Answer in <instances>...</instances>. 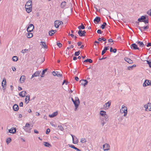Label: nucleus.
I'll list each match as a JSON object with an SVG mask.
<instances>
[{
    "label": "nucleus",
    "mask_w": 151,
    "mask_h": 151,
    "mask_svg": "<svg viewBox=\"0 0 151 151\" xmlns=\"http://www.w3.org/2000/svg\"><path fill=\"white\" fill-rule=\"evenodd\" d=\"M78 33L80 37H84V35H83V33L82 32V30H79L78 32Z\"/></svg>",
    "instance_id": "37"
},
{
    "label": "nucleus",
    "mask_w": 151,
    "mask_h": 151,
    "mask_svg": "<svg viewBox=\"0 0 151 151\" xmlns=\"http://www.w3.org/2000/svg\"><path fill=\"white\" fill-rule=\"evenodd\" d=\"M149 85L151 86V81L148 80H145L143 84V86L145 87Z\"/></svg>",
    "instance_id": "5"
},
{
    "label": "nucleus",
    "mask_w": 151,
    "mask_h": 151,
    "mask_svg": "<svg viewBox=\"0 0 151 151\" xmlns=\"http://www.w3.org/2000/svg\"><path fill=\"white\" fill-rule=\"evenodd\" d=\"M130 47L132 49H133L134 50H139V48L137 47V45L135 43H133L131 45H130Z\"/></svg>",
    "instance_id": "10"
},
{
    "label": "nucleus",
    "mask_w": 151,
    "mask_h": 151,
    "mask_svg": "<svg viewBox=\"0 0 151 151\" xmlns=\"http://www.w3.org/2000/svg\"><path fill=\"white\" fill-rule=\"evenodd\" d=\"M25 77L24 76H22L21 77L19 80L21 83H23L24 82L25 79Z\"/></svg>",
    "instance_id": "22"
},
{
    "label": "nucleus",
    "mask_w": 151,
    "mask_h": 151,
    "mask_svg": "<svg viewBox=\"0 0 151 151\" xmlns=\"http://www.w3.org/2000/svg\"><path fill=\"white\" fill-rule=\"evenodd\" d=\"M57 114H58L57 112H54L53 113V114H51V115H49V116L50 117H54L55 116H56Z\"/></svg>",
    "instance_id": "33"
},
{
    "label": "nucleus",
    "mask_w": 151,
    "mask_h": 151,
    "mask_svg": "<svg viewBox=\"0 0 151 151\" xmlns=\"http://www.w3.org/2000/svg\"><path fill=\"white\" fill-rule=\"evenodd\" d=\"M86 140L85 138H82L81 140V142L83 143H85L86 142Z\"/></svg>",
    "instance_id": "42"
},
{
    "label": "nucleus",
    "mask_w": 151,
    "mask_h": 151,
    "mask_svg": "<svg viewBox=\"0 0 151 151\" xmlns=\"http://www.w3.org/2000/svg\"><path fill=\"white\" fill-rule=\"evenodd\" d=\"M75 107V111H76L77 108L78 107L80 102L79 99L77 97H76L74 101L73 102Z\"/></svg>",
    "instance_id": "1"
},
{
    "label": "nucleus",
    "mask_w": 151,
    "mask_h": 151,
    "mask_svg": "<svg viewBox=\"0 0 151 151\" xmlns=\"http://www.w3.org/2000/svg\"><path fill=\"white\" fill-rule=\"evenodd\" d=\"M12 69L13 71H15L16 70V69L15 67H12Z\"/></svg>",
    "instance_id": "64"
},
{
    "label": "nucleus",
    "mask_w": 151,
    "mask_h": 151,
    "mask_svg": "<svg viewBox=\"0 0 151 151\" xmlns=\"http://www.w3.org/2000/svg\"><path fill=\"white\" fill-rule=\"evenodd\" d=\"M101 20V18L100 17H96L95 19H94V22L95 23H99Z\"/></svg>",
    "instance_id": "16"
},
{
    "label": "nucleus",
    "mask_w": 151,
    "mask_h": 151,
    "mask_svg": "<svg viewBox=\"0 0 151 151\" xmlns=\"http://www.w3.org/2000/svg\"><path fill=\"white\" fill-rule=\"evenodd\" d=\"M55 26L56 28H58L60 25L59 23V21L56 20L54 22Z\"/></svg>",
    "instance_id": "23"
},
{
    "label": "nucleus",
    "mask_w": 151,
    "mask_h": 151,
    "mask_svg": "<svg viewBox=\"0 0 151 151\" xmlns=\"http://www.w3.org/2000/svg\"><path fill=\"white\" fill-rule=\"evenodd\" d=\"M147 47H149L150 46H151V43L149 42L147 44V45H146Z\"/></svg>",
    "instance_id": "59"
},
{
    "label": "nucleus",
    "mask_w": 151,
    "mask_h": 151,
    "mask_svg": "<svg viewBox=\"0 0 151 151\" xmlns=\"http://www.w3.org/2000/svg\"><path fill=\"white\" fill-rule=\"evenodd\" d=\"M57 45L59 47H62V45L61 43L58 42L57 43Z\"/></svg>",
    "instance_id": "48"
},
{
    "label": "nucleus",
    "mask_w": 151,
    "mask_h": 151,
    "mask_svg": "<svg viewBox=\"0 0 151 151\" xmlns=\"http://www.w3.org/2000/svg\"><path fill=\"white\" fill-rule=\"evenodd\" d=\"M19 106L20 107H22L23 106V103L22 102H21L19 104Z\"/></svg>",
    "instance_id": "61"
},
{
    "label": "nucleus",
    "mask_w": 151,
    "mask_h": 151,
    "mask_svg": "<svg viewBox=\"0 0 151 151\" xmlns=\"http://www.w3.org/2000/svg\"><path fill=\"white\" fill-rule=\"evenodd\" d=\"M92 60L90 59H87L86 60H84V61H83V62L84 63L88 62L90 63H92Z\"/></svg>",
    "instance_id": "35"
},
{
    "label": "nucleus",
    "mask_w": 151,
    "mask_h": 151,
    "mask_svg": "<svg viewBox=\"0 0 151 151\" xmlns=\"http://www.w3.org/2000/svg\"><path fill=\"white\" fill-rule=\"evenodd\" d=\"M143 29L144 31L145 29H148L149 28V26H146L144 27H143Z\"/></svg>",
    "instance_id": "55"
},
{
    "label": "nucleus",
    "mask_w": 151,
    "mask_h": 151,
    "mask_svg": "<svg viewBox=\"0 0 151 151\" xmlns=\"http://www.w3.org/2000/svg\"><path fill=\"white\" fill-rule=\"evenodd\" d=\"M111 101H109L108 102L104 105V106L106 109H108L109 108L111 104Z\"/></svg>",
    "instance_id": "11"
},
{
    "label": "nucleus",
    "mask_w": 151,
    "mask_h": 151,
    "mask_svg": "<svg viewBox=\"0 0 151 151\" xmlns=\"http://www.w3.org/2000/svg\"><path fill=\"white\" fill-rule=\"evenodd\" d=\"M136 66V65H134L132 66H128L127 67V69L129 70H132L134 67Z\"/></svg>",
    "instance_id": "30"
},
{
    "label": "nucleus",
    "mask_w": 151,
    "mask_h": 151,
    "mask_svg": "<svg viewBox=\"0 0 151 151\" xmlns=\"http://www.w3.org/2000/svg\"><path fill=\"white\" fill-rule=\"evenodd\" d=\"M106 112L104 111L101 110L100 111V114L101 115L104 116V117L105 118V120L106 121L108 120V117L107 115H106Z\"/></svg>",
    "instance_id": "4"
},
{
    "label": "nucleus",
    "mask_w": 151,
    "mask_h": 151,
    "mask_svg": "<svg viewBox=\"0 0 151 151\" xmlns=\"http://www.w3.org/2000/svg\"><path fill=\"white\" fill-rule=\"evenodd\" d=\"M23 129L26 132H27L29 133H30V129H29L28 128H24V127H23Z\"/></svg>",
    "instance_id": "41"
},
{
    "label": "nucleus",
    "mask_w": 151,
    "mask_h": 151,
    "mask_svg": "<svg viewBox=\"0 0 151 151\" xmlns=\"http://www.w3.org/2000/svg\"><path fill=\"white\" fill-rule=\"evenodd\" d=\"M54 34V33H53L52 32H51V30L49 32V34L50 36Z\"/></svg>",
    "instance_id": "54"
},
{
    "label": "nucleus",
    "mask_w": 151,
    "mask_h": 151,
    "mask_svg": "<svg viewBox=\"0 0 151 151\" xmlns=\"http://www.w3.org/2000/svg\"><path fill=\"white\" fill-rule=\"evenodd\" d=\"M18 59V57L17 56H14L12 58V60L14 61H17Z\"/></svg>",
    "instance_id": "36"
},
{
    "label": "nucleus",
    "mask_w": 151,
    "mask_h": 151,
    "mask_svg": "<svg viewBox=\"0 0 151 151\" xmlns=\"http://www.w3.org/2000/svg\"><path fill=\"white\" fill-rule=\"evenodd\" d=\"M13 110L14 111H17L18 110L19 108L18 106L16 104H14L13 107Z\"/></svg>",
    "instance_id": "25"
},
{
    "label": "nucleus",
    "mask_w": 151,
    "mask_h": 151,
    "mask_svg": "<svg viewBox=\"0 0 151 151\" xmlns=\"http://www.w3.org/2000/svg\"><path fill=\"white\" fill-rule=\"evenodd\" d=\"M103 32L101 29H98L97 31V33L98 34H101Z\"/></svg>",
    "instance_id": "57"
},
{
    "label": "nucleus",
    "mask_w": 151,
    "mask_h": 151,
    "mask_svg": "<svg viewBox=\"0 0 151 151\" xmlns=\"http://www.w3.org/2000/svg\"><path fill=\"white\" fill-rule=\"evenodd\" d=\"M40 74V72L39 71H37L35 72L32 76L31 78H33L35 77H37L39 76Z\"/></svg>",
    "instance_id": "20"
},
{
    "label": "nucleus",
    "mask_w": 151,
    "mask_h": 151,
    "mask_svg": "<svg viewBox=\"0 0 151 151\" xmlns=\"http://www.w3.org/2000/svg\"><path fill=\"white\" fill-rule=\"evenodd\" d=\"M33 36V35L32 33L28 32L27 35V37L28 38H30L32 37Z\"/></svg>",
    "instance_id": "32"
},
{
    "label": "nucleus",
    "mask_w": 151,
    "mask_h": 151,
    "mask_svg": "<svg viewBox=\"0 0 151 151\" xmlns=\"http://www.w3.org/2000/svg\"><path fill=\"white\" fill-rule=\"evenodd\" d=\"M1 85L3 87V90H5L6 88V81L5 78H3Z\"/></svg>",
    "instance_id": "9"
},
{
    "label": "nucleus",
    "mask_w": 151,
    "mask_h": 151,
    "mask_svg": "<svg viewBox=\"0 0 151 151\" xmlns=\"http://www.w3.org/2000/svg\"><path fill=\"white\" fill-rule=\"evenodd\" d=\"M43 145L45 146L48 147H49L50 146H51L50 144L48 142H43Z\"/></svg>",
    "instance_id": "34"
},
{
    "label": "nucleus",
    "mask_w": 151,
    "mask_h": 151,
    "mask_svg": "<svg viewBox=\"0 0 151 151\" xmlns=\"http://www.w3.org/2000/svg\"><path fill=\"white\" fill-rule=\"evenodd\" d=\"M124 60L126 62L129 64H132L133 63L132 60L128 58H125Z\"/></svg>",
    "instance_id": "18"
},
{
    "label": "nucleus",
    "mask_w": 151,
    "mask_h": 151,
    "mask_svg": "<svg viewBox=\"0 0 151 151\" xmlns=\"http://www.w3.org/2000/svg\"><path fill=\"white\" fill-rule=\"evenodd\" d=\"M136 43L138 44L140 47H145V45H144L143 43L142 42L138 41Z\"/></svg>",
    "instance_id": "15"
},
{
    "label": "nucleus",
    "mask_w": 151,
    "mask_h": 151,
    "mask_svg": "<svg viewBox=\"0 0 151 151\" xmlns=\"http://www.w3.org/2000/svg\"><path fill=\"white\" fill-rule=\"evenodd\" d=\"M82 32L83 33V35H84V37L86 36V35L85 34L86 33V32L85 30H83V31H82Z\"/></svg>",
    "instance_id": "60"
},
{
    "label": "nucleus",
    "mask_w": 151,
    "mask_h": 151,
    "mask_svg": "<svg viewBox=\"0 0 151 151\" xmlns=\"http://www.w3.org/2000/svg\"><path fill=\"white\" fill-rule=\"evenodd\" d=\"M146 62H147V64L149 65V67L151 68V61L147 60H146Z\"/></svg>",
    "instance_id": "45"
},
{
    "label": "nucleus",
    "mask_w": 151,
    "mask_h": 151,
    "mask_svg": "<svg viewBox=\"0 0 151 151\" xmlns=\"http://www.w3.org/2000/svg\"><path fill=\"white\" fill-rule=\"evenodd\" d=\"M146 17L144 16H142L140 18L138 19V21L140 22H143L145 23H148V19H145Z\"/></svg>",
    "instance_id": "3"
},
{
    "label": "nucleus",
    "mask_w": 151,
    "mask_h": 151,
    "mask_svg": "<svg viewBox=\"0 0 151 151\" xmlns=\"http://www.w3.org/2000/svg\"><path fill=\"white\" fill-rule=\"evenodd\" d=\"M32 6H25L26 10L27 13H29L32 11Z\"/></svg>",
    "instance_id": "12"
},
{
    "label": "nucleus",
    "mask_w": 151,
    "mask_h": 151,
    "mask_svg": "<svg viewBox=\"0 0 151 151\" xmlns=\"http://www.w3.org/2000/svg\"><path fill=\"white\" fill-rule=\"evenodd\" d=\"M59 127L61 131H63L64 130L63 127L61 125L59 126Z\"/></svg>",
    "instance_id": "50"
},
{
    "label": "nucleus",
    "mask_w": 151,
    "mask_h": 151,
    "mask_svg": "<svg viewBox=\"0 0 151 151\" xmlns=\"http://www.w3.org/2000/svg\"><path fill=\"white\" fill-rule=\"evenodd\" d=\"M16 129L14 127H12L11 128V129H9V132L13 134H14L15 133V132H16Z\"/></svg>",
    "instance_id": "17"
},
{
    "label": "nucleus",
    "mask_w": 151,
    "mask_h": 151,
    "mask_svg": "<svg viewBox=\"0 0 151 151\" xmlns=\"http://www.w3.org/2000/svg\"><path fill=\"white\" fill-rule=\"evenodd\" d=\"M137 27L142 32L143 31H144V30L142 29L143 28V27H140L139 26H138Z\"/></svg>",
    "instance_id": "52"
},
{
    "label": "nucleus",
    "mask_w": 151,
    "mask_h": 151,
    "mask_svg": "<svg viewBox=\"0 0 151 151\" xmlns=\"http://www.w3.org/2000/svg\"><path fill=\"white\" fill-rule=\"evenodd\" d=\"M147 13L151 16V9L148 10L147 12Z\"/></svg>",
    "instance_id": "49"
},
{
    "label": "nucleus",
    "mask_w": 151,
    "mask_h": 151,
    "mask_svg": "<svg viewBox=\"0 0 151 151\" xmlns=\"http://www.w3.org/2000/svg\"><path fill=\"white\" fill-rule=\"evenodd\" d=\"M32 1L31 0H29L26 3L25 6H32Z\"/></svg>",
    "instance_id": "24"
},
{
    "label": "nucleus",
    "mask_w": 151,
    "mask_h": 151,
    "mask_svg": "<svg viewBox=\"0 0 151 151\" xmlns=\"http://www.w3.org/2000/svg\"><path fill=\"white\" fill-rule=\"evenodd\" d=\"M57 72V71H53L52 72V74L54 76H56Z\"/></svg>",
    "instance_id": "56"
},
{
    "label": "nucleus",
    "mask_w": 151,
    "mask_h": 151,
    "mask_svg": "<svg viewBox=\"0 0 151 151\" xmlns=\"http://www.w3.org/2000/svg\"><path fill=\"white\" fill-rule=\"evenodd\" d=\"M127 107L126 106L124 105L122 106L121 109H120V111H122L123 113H124V116H126L127 113Z\"/></svg>",
    "instance_id": "2"
},
{
    "label": "nucleus",
    "mask_w": 151,
    "mask_h": 151,
    "mask_svg": "<svg viewBox=\"0 0 151 151\" xmlns=\"http://www.w3.org/2000/svg\"><path fill=\"white\" fill-rule=\"evenodd\" d=\"M12 141L11 138L10 137L6 139V142L8 144Z\"/></svg>",
    "instance_id": "39"
},
{
    "label": "nucleus",
    "mask_w": 151,
    "mask_h": 151,
    "mask_svg": "<svg viewBox=\"0 0 151 151\" xmlns=\"http://www.w3.org/2000/svg\"><path fill=\"white\" fill-rule=\"evenodd\" d=\"M113 42V40L111 39H109L108 40V42Z\"/></svg>",
    "instance_id": "58"
},
{
    "label": "nucleus",
    "mask_w": 151,
    "mask_h": 151,
    "mask_svg": "<svg viewBox=\"0 0 151 151\" xmlns=\"http://www.w3.org/2000/svg\"><path fill=\"white\" fill-rule=\"evenodd\" d=\"M108 47H105L102 52L101 55H103L106 52V51L108 50Z\"/></svg>",
    "instance_id": "26"
},
{
    "label": "nucleus",
    "mask_w": 151,
    "mask_h": 151,
    "mask_svg": "<svg viewBox=\"0 0 151 151\" xmlns=\"http://www.w3.org/2000/svg\"><path fill=\"white\" fill-rule=\"evenodd\" d=\"M81 81H82V82L81 83V84L84 86H85L88 83V82L86 80H81L80 81V82H81Z\"/></svg>",
    "instance_id": "14"
},
{
    "label": "nucleus",
    "mask_w": 151,
    "mask_h": 151,
    "mask_svg": "<svg viewBox=\"0 0 151 151\" xmlns=\"http://www.w3.org/2000/svg\"><path fill=\"white\" fill-rule=\"evenodd\" d=\"M144 107L146 109V110H149V111H151V103H148L147 104L145 105Z\"/></svg>",
    "instance_id": "8"
},
{
    "label": "nucleus",
    "mask_w": 151,
    "mask_h": 151,
    "mask_svg": "<svg viewBox=\"0 0 151 151\" xmlns=\"http://www.w3.org/2000/svg\"><path fill=\"white\" fill-rule=\"evenodd\" d=\"M34 132L36 134H38L39 133L38 131L36 129L34 130Z\"/></svg>",
    "instance_id": "63"
},
{
    "label": "nucleus",
    "mask_w": 151,
    "mask_h": 151,
    "mask_svg": "<svg viewBox=\"0 0 151 151\" xmlns=\"http://www.w3.org/2000/svg\"><path fill=\"white\" fill-rule=\"evenodd\" d=\"M80 53V51H77L75 53V55L76 56H78L79 55Z\"/></svg>",
    "instance_id": "46"
},
{
    "label": "nucleus",
    "mask_w": 151,
    "mask_h": 151,
    "mask_svg": "<svg viewBox=\"0 0 151 151\" xmlns=\"http://www.w3.org/2000/svg\"><path fill=\"white\" fill-rule=\"evenodd\" d=\"M27 94V93L26 91H22L20 92L19 95L22 97L24 96Z\"/></svg>",
    "instance_id": "19"
},
{
    "label": "nucleus",
    "mask_w": 151,
    "mask_h": 151,
    "mask_svg": "<svg viewBox=\"0 0 151 151\" xmlns=\"http://www.w3.org/2000/svg\"><path fill=\"white\" fill-rule=\"evenodd\" d=\"M68 145L69 146V147H70L71 148H73L74 149H75V148H76V147L74 145H72L69 144Z\"/></svg>",
    "instance_id": "47"
},
{
    "label": "nucleus",
    "mask_w": 151,
    "mask_h": 151,
    "mask_svg": "<svg viewBox=\"0 0 151 151\" xmlns=\"http://www.w3.org/2000/svg\"><path fill=\"white\" fill-rule=\"evenodd\" d=\"M29 123H26L25 126H24V128H28L29 127Z\"/></svg>",
    "instance_id": "51"
},
{
    "label": "nucleus",
    "mask_w": 151,
    "mask_h": 151,
    "mask_svg": "<svg viewBox=\"0 0 151 151\" xmlns=\"http://www.w3.org/2000/svg\"><path fill=\"white\" fill-rule=\"evenodd\" d=\"M82 43L81 42H78L77 43L78 44V46H80L81 44H82Z\"/></svg>",
    "instance_id": "62"
},
{
    "label": "nucleus",
    "mask_w": 151,
    "mask_h": 151,
    "mask_svg": "<svg viewBox=\"0 0 151 151\" xmlns=\"http://www.w3.org/2000/svg\"><path fill=\"white\" fill-rule=\"evenodd\" d=\"M117 50L116 49H113L112 47H111L110 49V52H113L114 53H116V52Z\"/></svg>",
    "instance_id": "38"
},
{
    "label": "nucleus",
    "mask_w": 151,
    "mask_h": 151,
    "mask_svg": "<svg viewBox=\"0 0 151 151\" xmlns=\"http://www.w3.org/2000/svg\"><path fill=\"white\" fill-rule=\"evenodd\" d=\"M66 5V2L65 1H63L61 4V7L62 8H64L65 7Z\"/></svg>",
    "instance_id": "27"
},
{
    "label": "nucleus",
    "mask_w": 151,
    "mask_h": 151,
    "mask_svg": "<svg viewBox=\"0 0 151 151\" xmlns=\"http://www.w3.org/2000/svg\"><path fill=\"white\" fill-rule=\"evenodd\" d=\"M110 146L109 145L105 144L103 145V148L104 151L108 150L109 149Z\"/></svg>",
    "instance_id": "13"
},
{
    "label": "nucleus",
    "mask_w": 151,
    "mask_h": 151,
    "mask_svg": "<svg viewBox=\"0 0 151 151\" xmlns=\"http://www.w3.org/2000/svg\"><path fill=\"white\" fill-rule=\"evenodd\" d=\"M28 50V49H25L24 50H22V51L21 52L22 53H25L27 52Z\"/></svg>",
    "instance_id": "44"
},
{
    "label": "nucleus",
    "mask_w": 151,
    "mask_h": 151,
    "mask_svg": "<svg viewBox=\"0 0 151 151\" xmlns=\"http://www.w3.org/2000/svg\"><path fill=\"white\" fill-rule=\"evenodd\" d=\"M34 28V26L33 24H30L27 28V31L28 32H32Z\"/></svg>",
    "instance_id": "7"
},
{
    "label": "nucleus",
    "mask_w": 151,
    "mask_h": 151,
    "mask_svg": "<svg viewBox=\"0 0 151 151\" xmlns=\"http://www.w3.org/2000/svg\"><path fill=\"white\" fill-rule=\"evenodd\" d=\"M47 70V68H46L45 69L43 70L42 73V75L41 76V77H43L45 76V72H46Z\"/></svg>",
    "instance_id": "29"
},
{
    "label": "nucleus",
    "mask_w": 151,
    "mask_h": 151,
    "mask_svg": "<svg viewBox=\"0 0 151 151\" xmlns=\"http://www.w3.org/2000/svg\"><path fill=\"white\" fill-rule=\"evenodd\" d=\"M78 28L79 29V30H81V29H85V27L83 25L82 23H81V25L78 27Z\"/></svg>",
    "instance_id": "28"
},
{
    "label": "nucleus",
    "mask_w": 151,
    "mask_h": 151,
    "mask_svg": "<svg viewBox=\"0 0 151 151\" xmlns=\"http://www.w3.org/2000/svg\"><path fill=\"white\" fill-rule=\"evenodd\" d=\"M50 132V129L48 128L46 130V134H48Z\"/></svg>",
    "instance_id": "53"
},
{
    "label": "nucleus",
    "mask_w": 151,
    "mask_h": 151,
    "mask_svg": "<svg viewBox=\"0 0 151 151\" xmlns=\"http://www.w3.org/2000/svg\"><path fill=\"white\" fill-rule=\"evenodd\" d=\"M41 43L42 44V45L43 47H44L45 48L47 49V45H46V43L45 42H41Z\"/></svg>",
    "instance_id": "31"
},
{
    "label": "nucleus",
    "mask_w": 151,
    "mask_h": 151,
    "mask_svg": "<svg viewBox=\"0 0 151 151\" xmlns=\"http://www.w3.org/2000/svg\"><path fill=\"white\" fill-rule=\"evenodd\" d=\"M106 25L107 24L106 22H104L103 24H102L101 26V28L102 29H104L105 28V27Z\"/></svg>",
    "instance_id": "40"
},
{
    "label": "nucleus",
    "mask_w": 151,
    "mask_h": 151,
    "mask_svg": "<svg viewBox=\"0 0 151 151\" xmlns=\"http://www.w3.org/2000/svg\"><path fill=\"white\" fill-rule=\"evenodd\" d=\"M71 136L72 138L73 143L74 144H76L78 142V140L77 138L75 136L71 134Z\"/></svg>",
    "instance_id": "6"
},
{
    "label": "nucleus",
    "mask_w": 151,
    "mask_h": 151,
    "mask_svg": "<svg viewBox=\"0 0 151 151\" xmlns=\"http://www.w3.org/2000/svg\"><path fill=\"white\" fill-rule=\"evenodd\" d=\"M56 76L58 77H60L62 76V74L60 73L59 72L57 71Z\"/></svg>",
    "instance_id": "43"
},
{
    "label": "nucleus",
    "mask_w": 151,
    "mask_h": 151,
    "mask_svg": "<svg viewBox=\"0 0 151 151\" xmlns=\"http://www.w3.org/2000/svg\"><path fill=\"white\" fill-rule=\"evenodd\" d=\"M30 99V95H27L26 96L25 99V103L26 104L28 103Z\"/></svg>",
    "instance_id": "21"
}]
</instances>
